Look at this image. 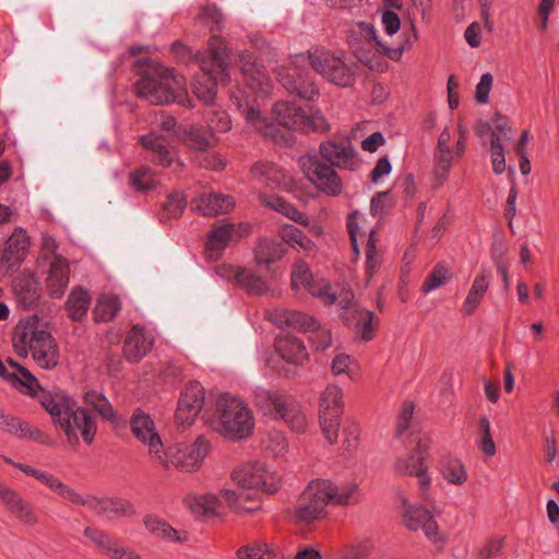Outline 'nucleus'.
Segmentation results:
<instances>
[{
  "label": "nucleus",
  "instance_id": "obj_1",
  "mask_svg": "<svg viewBox=\"0 0 559 559\" xmlns=\"http://www.w3.org/2000/svg\"><path fill=\"white\" fill-rule=\"evenodd\" d=\"M311 68L338 86H350L355 82V74L340 57L324 51L316 50L296 56L293 64L277 69L276 78L281 85L290 94L299 98L313 102L320 95L319 90L309 76V72L301 66Z\"/></svg>",
  "mask_w": 559,
  "mask_h": 559
},
{
  "label": "nucleus",
  "instance_id": "obj_2",
  "mask_svg": "<svg viewBox=\"0 0 559 559\" xmlns=\"http://www.w3.org/2000/svg\"><path fill=\"white\" fill-rule=\"evenodd\" d=\"M320 156L329 163H322L314 155H305L299 158L300 167L318 190L321 192L336 197L342 192V180L335 167L353 170L356 168L358 160L356 152L349 140L346 141H324L319 147Z\"/></svg>",
  "mask_w": 559,
  "mask_h": 559
},
{
  "label": "nucleus",
  "instance_id": "obj_3",
  "mask_svg": "<svg viewBox=\"0 0 559 559\" xmlns=\"http://www.w3.org/2000/svg\"><path fill=\"white\" fill-rule=\"evenodd\" d=\"M361 500V491L356 483L337 486L331 480L316 479L299 495L288 514L296 524H310L326 515L329 503L353 506Z\"/></svg>",
  "mask_w": 559,
  "mask_h": 559
},
{
  "label": "nucleus",
  "instance_id": "obj_4",
  "mask_svg": "<svg viewBox=\"0 0 559 559\" xmlns=\"http://www.w3.org/2000/svg\"><path fill=\"white\" fill-rule=\"evenodd\" d=\"M133 69L140 75L135 84L138 97L146 99L152 105H185L187 100L188 105L193 107L191 100L186 97L183 78L175 75L173 69L165 68L151 58L135 60Z\"/></svg>",
  "mask_w": 559,
  "mask_h": 559
},
{
  "label": "nucleus",
  "instance_id": "obj_5",
  "mask_svg": "<svg viewBox=\"0 0 559 559\" xmlns=\"http://www.w3.org/2000/svg\"><path fill=\"white\" fill-rule=\"evenodd\" d=\"M230 55L227 41L221 36L210 38L207 48L197 53L195 62L201 72L195 75L191 86L193 94L204 105L214 103L218 84L229 82Z\"/></svg>",
  "mask_w": 559,
  "mask_h": 559
},
{
  "label": "nucleus",
  "instance_id": "obj_6",
  "mask_svg": "<svg viewBox=\"0 0 559 559\" xmlns=\"http://www.w3.org/2000/svg\"><path fill=\"white\" fill-rule=\"evenodd\" d=\"M39 403L51 416L52 423L63 431L70 444H79V432L85 443H93L97 425L87 408L75 407L70 396L59 392L43 391Z\"/></svg>",
  "mask_w": 559,
  "mask_h": 559
},
{
  "label": "nucleus",
  "instance_id": "obj_7",
  "mask_svg": "<svg viewBox=\"0 0 559 559\" xmlns=\"http://www.w3.org/2000/svg\"><path fill=\"white\" fill-rule=\"evenodd\" d=\"M14 352L20 357L31 353L39 368L51 370L59 364L60 353L55 337L40 328L37 314L21 319L12 332Z\"/></svg>",
  "mask_w": 559,
  "mask_h": 559
},
{
  "label": "nucleus",
  "instance_id": "obj_8",
  "mask_svg": "<svg viewBox=\"0 0 559 559\" xmlns=\"http://www.w3.org/2000/svg\"><path fill=\"white\" fill-rule=\"evenodd\" d=\"M276 122L261 119L258 131L265 138L280 145H289L293 142L292 130L301 132L314 131L319 128L318 121L324 119L320 115H308L300 106L287 100L277 102L273 107Z\"/></svg>",
  "mask_w": 559,
  "mask_h": 559
},
{
  "label": "nucleus",
  "instance_id": "obj_9",
  "mask_svg": "<svg viewBox=\"0 0 559 559\" xmlns=\"http://www.w3.org/2000/svg\"><path fill=\"white\" fill-rule=\"evenodd\" d=\"M207 423L213 430L233 440L249 437L254 428L251 411L239 397L230 394L219 395L215 413Z\"/></svg>",
  "mask_w": 559,
  "mask_h": 559
},
{
  "label": "nucleus",
  "instance_id": "obj_10",
  "mask_svg": "<svg viewBox=\"0 0 559 559\" xmlns=\"http://www.w3.org/2000/svg\"><path fill=\"white\" fill-rule=\"evenodd\" d=\"M344 411L343 391L336 384H329L321 394L319 403V421L326 441L334 444Z\"/></svg>",
  "mask_w": 559,
  "mask_h": 559
},
{
  "label": "nucleus",
  "instance_id": "obj_11",
  "mask_svg": "<svg viewBox=\"0 0 559 559\" xmlns=\"http://www.w3.org/2000/svg\"><path fill=\"white\" fill-rule=\"evenodd\" d=\"M233 479L241 487L240 490L261 489L269 495L277 492L282 486L280 477L267 472L259 462H249L236 468Z\"/></svg>",
  "mask_w": 559,
  "mask_h": 559
},
{
  "label": "nucleus",
  "instance_id": "obj_12",
  "mask_svg": "<svg viewBox=\"0 0 559 559\" xmlns=\"http://www.w3.org/2000/svg\"><path fill=\"white\" fill-rule=\"evenodd\" d=\"M130 429L133 437L148 447V453L153 463H164V444L156 431V426L150 414L141 408L133 411L130 418Z\"/></svg>",
  "mask_w": 559,
  "mask_h": 559
},
{
  "label": "nucleus",
  "instance_id": "obj_13",
  "mask_svg": "<svg viewBox=\"0 0 559 559\" xmlns=\"http://www.w3.org/2000/svg\"><path fill=\"white\" fill-rule=\"evenodd\" d=\"M210 448V442L203 436H199L191 445L178 449L170 456L164 451L166 465L164 463L153 464L167 471L170 467H175L180 472H194L200 468L205 456L209 454Z\"/></svg>",
  "mask_w": 559,
  "mask_h": 559
},
{
  "label": "nucleus",
  "instance_id": "obj_14",
  "mask_svg": "<svg viewBox=\"0 0 559 559\" xmlns=\"http://www.w3.org/2000/svg\"><path fill=\"white\" fill-rule=\"evenodd\" d=\"M430 440L420 438L417 441L414 452L405 457H397L395 469L401 475L418 477L419 490L423 495L429 489L431 478L427 474L428 465L426 460L429 456Z\"/></svg>",
  "mask_w": 559,
  "mask_h": 559
},
{
  "label": "nucleus",
  "instance_id": "obj_15",
  "mask_svg": "<svg viewBox=\"0 0 559 559\" xmlns=\"http://www.w3.org/2000/svg\"><path fill=\"white\" fill-rule=\"evenodd\" d=\"M205 401V390L200 382L188 383L181 391L175 413L176 421L181 426H190L201 413Z\"/></svg>",
  "mask_w": 559,
  "mask_h": 559
},
{
  "label": "nucleus",
  "instance_id": "obj_16",
  "mask_svg": "<svg viewBox=\"0 0 559 559\" xmlns=\"http://www.w3.org/2000/svg\"><path fill=\"white\" fill-rule=\"evenodd\" d=\"M80 506L86 507L96 515L107 520L131 516L135 513L133 506L128 500L121 498H99L87 495L83 497Z\"/></svg>",
  "mask_w": 559,
  "mask_h": 559
},
{
  "label": "nucleus",
  "instance_id": "obj_17",
  "mask_svg": "<svg viewBox=\"0 0 559 559\" xmlns=\"http://www.w3.org/2000/svg\"><path fill=\"white\" fill-rule=\"evenodd\" d=\"M238 60L247 86L253 92L266 95L270 90V79L265 67L258 63L254 53L250 51H241Z\"/></svg>",
  "mask_w": 559,
  "mask_h": 559
},
{
  "label": "nucleus",
  "instance_id": "obj_18",
  "mask_svg": "<svg viewBox=\"0 0 559 559\" xmlns=\"http://www.w3.org/2000/svg\"><path fill=\"white\" fill-rule=\"evenodd\" d=\"M292 287L294 289L304 287L310 295L321 298L326 305H333L336 301V296L330 293L328 284L314 283L313 275L304 261H298L294 265Z\"/></svg>",
  "mask_w": 559,
  "mask_h": 559
},
{
  "label": "nucleus",
  "instance_id": "obj_19",
  "mask_svg": "<svg viewBox=\"0 0 559 559\" xmlns=\"http://www.w3.org/2000/svg\"><path fill=\"white\" fill-rule=\"evenodd\" d=\"M12 290L17 306L31 310L39 302V284L31 272L23 271L12 281Z\"/></svg>",
  "mask_w": 559,
  "mask_h": 559
},
{
  "label": "nucleus",
  "instance_id": "obj_20",
  "mask_svg": "<svg viewBox=\"0 0 559 559\" xmlns=\"http://www.w3.org/2000/svg\"><path fill=\"white\" fill-rule=\"evenodd\" d=\"M154 337L144 326L136 324L128 332L123 343V356L131 364H138L152 349Z\"/></svg>",
  "mask_w": 559,
  "mask_h": 559
},
{
  "label": "nucleus",
  "instance_id": "obj_21",
  "mask_svg": "<svg viewBox=\"0 0 559 559\" xmlns=\"http://www.w3.org/2000/svg\"><path fill=\"white\" fill-rule=\"evenodd\" d=\"M346 39L356 57L364 61L367 47L379 40L374 26L369 22H355L346 32Z\"/></svg>",
  "mask_w": 559,
  "mask_h": 559
},
{
  "label": "nucleus",
  "instance_id": "obj_22",
  "mask_svg": "<svg viewBox=\"0 0 559 559\" xmlns=\"http://www.w3.org/2000/svg\"><path fill=\"white\" fill-rule=\"evenodd\" d=\"M403 521L408 530L415 532L421 530L430 540H437L439 527L429 510L418 506H408L405 509Z\"/></svg>",
  "mask_w": 559,
  "mask_h": 559
},
{
  "label": "nucleus",
  "instance_id": "obj_23",
  "mask_svg": "<svg viewBox=\"0 0 559 559\" xmlns=\"http://www.w3.org/2000/svg\"><path fill=\"white\" fill-rule=\"evenodd\" d=\"M234 207V198L222 193L201 194L191 201V210L203 216L225 214Z\"/></svg>",
  "mask_w": 559,
  "mask_h": 559
},
{
  "label": "nucleus",
  "instance_id": "obj_24",
  "mask_svg": "<svg viewBox=\"0 0 559 559\" xmlns=\"http://www.w3.org/2000/svg\"><path fill=\"white\" fill-rule=\"evenodd\" d=\"M70 266L68 261L56 255L50 263L46 286L49 295L53 298L63 296L69 285Z\"/></svg>",
  "mask_w": 559,
  "mask_h": 559
},
{
  "label": "nucleus",
  "instance_id": "obj_25",
  "mask_svg": "<svg viewBox=\"0 0 559 559\" xmlns=\"http://www.w3.org/2000/svg\"><path fill=\"white\" fill-rule=\"evenodd\" d=\"M236 233L233 223L219 222L209 231L205 250L211 259H218Z\"/></svg>",
  "mask_w": 559,
  "mask_h": 559
},
{
  "label": "nucleus",
  "instance_id": "obj_26",
  "mask_svg": "<svg viewBox=\"0 0 559 559\" xmlns=\"http://www.w3.org/2000/svg\"><path fill=\"white\" fill-rule=\"evenodd\" d=\"M276 353L287 362L302 365L308 360L309 355L301 340L292 335L278 336L275 340Z\"/></svg>",
  "mask_w": 559,
  "mask_h": 559
},
{
  "label": "nucleus",
  "instance_id": "obj_27",
  "mask_svg": "<svg viewBox=\"0 0 559 559\" xmlns=\"http://www.w3.org/2000/svg\"><path fill=\"white\" fill-rule=\"evenodd\" d=\"M284 241L275 238H262L254 247V260L259 266L269 267L280 261L286 253Z\"/></svg>",
  "mask_w": 559,
  "mask_h": 559
},
{
  "label": "nucleus",
  "instance_id": "obj_28",
  "mask_svg": "<svg viewBox=\"0 0 559 559\" xmlns=\"http://www.w3.org/2000/svg\"><path fill=\"white\" fill-rule=\"evenodd\" d=\"M83 534L90 539L99 554L105 555L110 559H117V556H120L119 552L123 546L118 538L111 536L107 532L93 526H86Z\"/></svg>",
  "mask_w": 559,
  "mask_h": 559
},
{
  "label": "nucleus",
  "instance_id": "obj_29",
  "mask_svg": "<svg viewBox=\"0 0 559 559\" xmlns=\"http://www.w3.org/2000/svg\"><path fill=\"white\" fill-rule=\"evenodd\" d=\"M141 144L151 152V162L162 167H169L174 162V152L168 147L163 135L148 133L141 136Z\"/></svg>",
  "mask_w": 559,
  "mask_h": 559
},
{
  "label": "nucleus",
  "instance_id": "obj_30",
  "mask_svg": "<svg viewBox=\"0 0 559 559\" xmlns=\"http://www.w3.org/2000/svg\"><path fill=\"white\" fill-rule=\"evenodd\" d=\"M0 429L21 438L46 444L48 437L39 429L32 428L28 423L0 413Z\"/></svg>",
  "mask_w": 559,
  "mask_h": 559
},
{
  "label": "nucleus",
  "instance_id": "obj_31",
  "mask_svg": "<svg viewBox=\"0 0 559 559\" xmlns=\"http://www.w3.org/2000/svg\"><path fill=\"white\" fill-rule=\"evenodd\" d=\"M181 142L189 148L205 152L215 145L212 131L204 126L189 124L180 133Z\"/></svg>",
  "mask_w": 559,
  "mask_h": 559
},
{
  "label": "nucleus",
  "instance_id": "obj_32",
  "mask_svg": "<svg viewBox=\"0 0 559 559\" xmlns=\"http://www.w3.org/2000/svg\"><path fill=\"white\" fill-rule=\"evenodd\" d=\"M274 323L278 326H286L298 332H309L318 328V321L301 311L297 310H280L275 312Z\"/></svg>",
  "mask_w": 559,
  "mask_h": 559
},
{
  "label": "nucleus",
  "instance_id": "obj_33",
  "mask_svg": "<svg viewBox=\"0 0 559 559\" xmlns=\"http://www.w3.org/2000/svg\"><path fill=\"white\" fill-rule=\"evenodd\" d=\"M221 496L236 513H251L261 509V502L255 498V493L247 490L222 489Z\"/></svg>",
  "mask_w": 559,
  "mask_h": 559
},
{
  "label": "nucleus",
  "instance_id": "obj_34",
  "mask_svg": "<svg viewBox=\"0 0 559 559\" xmlns=\"http://www.w3.org/2000/svg\"><path fill=\"white\" fill-rule=\"evenodd\" d=\"M491 274L490 272L483 270L477 275L472 284V287L463 302L462 310L465 314L472 316L481 302L484 294L489 287Z\"/></svg>",
  "mask_w": 559,
  "mask_h": 559
},
{
  "label": "nucleus",
  "instance_id": "obj_35",
  "mask_svg": "<svg viewBox=\"0 0 559 559\" xmlns=\"http://www.w3.org/2000/svg\"><path fill=\"white\" fill-rule=\"evenodd\" d=\"M88 292L81 286L74 287L68 296L66 309L72 321H81L87 313L91 305Z\"/></svg>",
  "mask_w": 559,
  "mask_h": 559
},
{
  "label": "nucleus",
  "instance_id": "obj_36",
  "mask_svg": "<svg viewBox=\"0 0 559 559\" xmlns=\"http://www.w3.org/2000/svg\"><path fill=\"white\" fill-rule=\"evenodd\" d=\"M84 402L90 405L104 420L111 424H119L121 421L120 416L103 393L88 391L84 394Z\"/></svg>",
  "mask_w": 559,
  "mask_h": 559
},
{
  "label": "nucleus",
  "instance_id": "obj_37",
  "mask_svg": "<svg viewBox=\"0 0 559 559\" xmlns=\"http://www.w3.org/2000/svg\"><path fill=\"white\" fill-rule=\"evenodd\" d=\"M276 414L296 432H305L307 420L302 408L294 402L277 404Z\"/></svg>",
  "mask_w": 559,
  "mask_h": 559
},
{
  "label": "nucleus",
  "instance_id": "obj_38",
  "mask_svg": "<svg viewBox=\"0 0 559 559\" xmlns=\"http://www.w3.org/2000/svg\"><path fill=\"white\" fill-rule=\"evenodd\" d=\"M28 248V241L23 235H12L3 250L1 262L10 267L20 264Z\"/></svg>",
  "mask_w": 559,
  "mask_h": 559
},
{
  "label": "nucleus",
  "instance_id": "obj_39",
  "mask_svg": "<svg viewBox=\"0 0 559 559\" xmlns=\"http://www.w3.org/2000/svg\"><path fill=\"white\" fill-rule=\"evenodd\" d=\"M403 36H404V40L397 47H394V48L388 47V46L383 45L380 41V39L377 40L376 46L389 59L399 61L401 59L403 52L406 50H409L418 39L417 31H416V27L413 22L409 24L408 27H404Z\"/></svg>",
  "mask_w": 559,
  "mask_h": 559
},
{
  "label": "nucleus",
  "instance_id": "obj_40",
  "mask_svg": "<svg viewBox=\"0 0 559 559\" xmlns=\"http://www.w3.org/2000/svg\"><path fill=\"white\" fill-rule=\"evenodd\" d=\"M440 472L443 478L453 485H463L467 480L464 464L459 459L450 455L441 460Z\"/></svg>",
  "mask_w": 559,
  "mask_h": 559
},
{
  "label": "nucleus",
  "instance_id": "obj_41",
  "mask_svg": "<svg viewBox=\"0 0 559 559\" xmlns=\"http://www.w3.org/2000/svg\"><path fill=\"white\" fill-rule=\"evenodd\" d=\"M187 206V198L183 193L175 191L168 194L166 202L158 211V218L165 223L169 219L178 218Z\"/></svg>",
  "mask_w": 559,
  "mask_h": 559
},
{
  "label": "nucleus",
  "instance_id": "obj_42",
  "mask_svg": "<svg viewBox=\"0 0 559 559\" xmlns=\"http://www.w3.org/2000/svg\"><path fill=\"white\" fill-rule=\"evenodd\" d=\"M265 205L283 215L288 217L289 219L298 223L301 226L309 225V218L302 212H300L295 205L287 202L281 197H270L265 200Z\"/></svg>",
  "mask_w": 559,
  "mask_h": 559
},
{
  "label": "nucleus",
  "instance_id": "obj_43",
  "mask_svg": "<svg viewBox=\"0 0 559 559\" xmlns=\"http://www.w3.org/2000/svg\"><path fill=\"white\" fill-rule=\"evenodd\" d=\"M230 100L237 107L239 112L245 117L247 123L258 130L261 126V119H264L261 116V111L258 107L254 106L253 103H250L247 97H243L242 94L231 93Z\"/></svg>",
  "mask_w": 559,
  "mask_h": 559
},
{
  "label": "nucleus",
  "instance_id": "obj_44",
  "mask_svg": "<svg viewBox=\"0 0 559 559\" xmlns=\"http://www.w3.org/2000/svg\"><path fill=\"white\" fill-rule=\"evenodd\" d=\"M197 21L209 28V31L216 36V32H221L224 28L225 19L221 10L216 4H205L200 8L197 15Z\"/></svg>",
  "mask_w": 559,
  "mask_h": 559
},
{
  "label": "nucleus",
  "instance_id": "obj_45",
  "mask_svg": "<svg viewBox=\"0 0 559 559\" xmlns=\"http://www.w3.org/2000/svg\"><path fill=\"white\" fill-rule=\"evenodd\" d=\"M129 185L138 192L154 190L157 187L154 170L148 166L135 168L129 175Z\"/></svg>",
  "mask_w": 559,
  "mask_h": 559
},
{
  "label": "nucleus",
  "instance_id": "obj_46",
  "mask_svg": "<svg viewBox=\"0 0 559 559\" xmlns=\"http://www.w3.org/2000/svg\"><path fill=\"white\" fill-rule=\"evenodd\" d=\"M144 525L156 537L168 542H182L178 532L158 516L147 515L144 519Z\"/></svg>",
  "mask_w": 559,
  "mask_h": 559
},
{
  "label": "nucleus",
  "instance_id": "obj_47",
  "mask_svg": "<svg viewBox=\"0 0 559 559\" xmlns=\"http://www.w3.org/2000/svg\"><path fill=\"white\" fill-rule=\"evenodd\" d=\"M121 309L120 299L117 296H102L95 305V316L98 321L109 322L116 318Z\"/></svg>",
  "mask_w": 559,
  "mask_h": 559
},
{
  "label": "nucleus",
  "instance_id": "obj_48",
  "mask_svg": "<svg viewBox=\"0 0 559 559\" xmlns=\"http://www.w3.org/2000/svg\"><path fill=\"white\" fill-rule=\"evenodd\" d=\"M237 284L251 295L261 296L267 292L266 283L253 271L245 267L238 273Z\"/></svg>",
  "mask_w": 559,
  "mask_h": 559
},
{
  "label": "nucleus",
  "instance_id": "obj_49",
  "mask_svg": "<svg viewBox=\"0 0 559 559\" xmlns=\"http://www.w3.org/2000/svg\"><path fill=\"white\" fill-rule=\"evenodd\" d=\"M284 397L277 392L266 390L263 388H257L254 390V403L264 413L271 411H277V404H282Z\"/></svg>",
  "mask_w": 559,
  "mask_h": 559
},
{
  "label": "nucleus",
  "instance_id": "obj_50",
  "mask_svg": "<svg viewBox=\"0 0 559 559\" xmlns=\"http://www.w3.org/2000/svg\"><path fill=\"white\" fill-rule=\"evenodd\" d=\"M381 266V259L377 251L376 230L371 229L366 243V275L372 277Z\"/></svg>",
  "mask_w": 559,
  "mask_h": 559
},
{
  "label": "nucleus",
  "instance_id": "obj_51",
  "mask_svg": "<svg viewBox=\"0 0 559 559\" xmlns=\"http://www.w3.org/2000/svg\"><path fill=\"white\" fill-rule=\"evenodd\" d=\"M17 380L10 381L15 388H19L21 392L29 394L31 396L36 395L37 389H40L38 380L32 374V372L22 365H16Z\"/></svg>",
  "mask_w": 559,
  "mask_h": 559
},
{
  "label": "nucleus",
  "instance_id": "obj_52",
  "mask_svg": "<svg viewBox=\"0 0 559 559\" xmlns=\"http://www.w3.org/2000/svg\"><path fill=\"white\" fill-rule=\"evenodd\" d=\"M490 154L493 173L501 175L506 170L504 148L501 136L496 132L491 134Z\"/></svg>",
  "mask_w": 559,
  "mask_h": 559
},
{
  "label": "nucleus",
  "instance_id": "obj_53",
  "mask_svg": "<svg viewBox=\"0 0 559 559\" xmlns=\"http://www.w3.org/2000/svg\"><path fill=\"white\" fill-rule=\"evenodd\" d=\"M47 487L50 488L56 493H58L63 499L70 501L73 504H76V506L81 504L82 499L84 497L83 495L78 492L74 488L62 483L55 475L51 476Z\"/></svg>",
  "mask_w": 559,
  "mask_h": 559
},
{
  "label": "nucleus",
  "instance_id": "obj_54",
  "mask_svg": "<svg viewBox=\"0 0 559 559\" xmlns=\"http://www.w3.org/2000/svg\"><path fill=\"white\" fill-rule=\"evenodd\" d=\"M47 487L50 488L56 493H58L63 499L70 501L73 504H76V506L81 504L82 499L84 497L83 495L78 492L74 488L62 483L55 475L51 476Z\"/></svg>",
  "mask_w": 559,
  "mask_h": 559
},
{
  "label": "nucleus",
  "instance_id": "obj_55",
  "mask_svg": "<svg viewBox=\"0 0 559 559\" xmlns=\"http://www.w3.org/2000/svg\"><path fill=\"white\" fill-rule=\"evenodd\" d=\"M449 278V270L443 263H438L435 265L433 270L428 274L426 280L423 283L421 290L424 293H429L441 285L447 283Z\"/></svg>",
  "mask_w": 559,
  "mask_h": 559
},
{
  "label": "nucleus",
  "instance_id": "obj_56",
  "mask_svg": "<svg viewBox=\"0 0 559 559\" xmlns=\"http://www.w3.org/2000/svg\"><path fill=\"white\" fill-rule=\"evenodd\" d=\"M357 326L361 331V338L364 341H370L374 336V329L377 323L374 322V313L371 310L359 309L356 311Z\"/></svg>",
  "mask_w": 559,
  "mask_h": 559
},
{
  "label": "nucleus",
  "instance_id": "obj_57",
  "mask_svg": "<svg viewBox=\"0 0 559 559\" xmlns=\"http://www.w3.org/2000/svg\"><path fill=\"white\" fill-rule=\"evenodd\" d=\"M479 431L481 439L479 441V449L486 456H493L496 454V444L490 433V421L487 416L479 418Z\"/></svg>",
  "mask_w": 559,
  "mask_h": 559
},
{
  "label": "nucleus",
  "instance_id": "obj_58",
  "mask_svg": "<svg viewBox=\"0 0 559 559\" xmlns=\"http://www.w3.org/2000/svg\"><path fill=\"white\" fill-rule=\"evenodd\" d=\"M207 130L215 132H227L231 128V120L225 110H212L207 117Z\"/></svg>",
  "mask_w": 559,
  "mask_h": 559
},
{
  "label": "nucleus",
  "instance_id": "obj_59",
  "mask_svg": "<svg viewBox=\"0 0 559 559\" xmlns=\"http://www.w3.org/2000/svg\"><path fill=\"white\" fill-rule=\"evenodd\" d=\"M309 341L316 350H325L332 344V333L329 329L321 326L318 322V328L309 331Z\"/></svg>",
  "mask_w": 559,
  "mask_h": 559
},
{
  "label": "nucleus",
  "instance_id": "obj_60",
  "mask_svg": "<svg viewBox=\"0 0 559 559\" xmlns=\"http://www.w3.org/2000/svg\"><path fill=\"white\" fill-rule=\"evenodd\" d=\"M373 548L372 540L366 538L348 546L343 557L344 559H368Z\"/></svg>",
  "mask_w": 559,
  "mask_h": 559
},
{
  "label": "nucleus",
  "instance_id": "obj_61",
  "mask_svg": "<svg viewBox=\"0 0 559 559\" xmlns=\"http://www.w3.org/2000/svg\"><path fill=\"white\" fill-rule=\"evenodd\" d=\"M222 496L217 497L213 493L202 495L195 498L197 513H216L221 504Z\"/></svg>",
  "mask_w": 559,
  "mask_h": 559
},
{
  "label": "nucleus",
  "instance_id": "obj_62",
  "mask_svg": "<svg viewBox=\"0 0 559 559\" xmlns=\"http://www.w3.org/2000/svg\"><path fill=\"white\" fill-rule=\"evenodd\" d=\"M503 549L502 539H488L475 555V559H492L501 555Z\"/></svg>",
  "mask_w": 559,
  "mask_h": 559
},
{
  "label": "nucleus",
  "instance_id": "obj_63",
  "mask_svg": "<svg viewBox=\"0 0 559 559\" xmlns=\"http://www.w3.org/2000/svg\"><path fill=\"white\" fill-rule=\"evenodd\" d=\"M281 239L284 241L286 249L288 247L296 248V243L305 236V233L294 225H285L282 227Z\"/></svg>",
  "mask_w": 559,
  "mask_h": 559
},
{
  "label": "nucleus",
  "instance_id": "obj_64",
  "mask_svg": "<svg viewBox=\"0 0 559 559\" xmlns=\"http://www.w3.org/2000/svg\"><path fill=\"white\" fill-rule=\"evenodd\" d=\"M492 75L484 73L476 85L475 99L478 104H486L489 99V93L492 86Z\"/></svg>",
  "mask_w": 559,
  "mask_h": 559
}]
</instances>
